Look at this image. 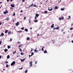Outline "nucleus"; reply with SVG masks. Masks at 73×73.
Returning <instances> with one entry per match:
<instances>
[{
    "label": "nucleus",
    "instance_id": "nucleus-1",
    "mask_svg": "<svg viewBox=\"0 0 73 73\" xmlns=\"http://www.w3.org/2000/svg\"><path fill=\"white\" fill-rule=\"evenodd\" d=\"M15 64H16V62H15V61H14L11 63V66H13V65H14Z\"/></svg>",
    "mask_w": 73,
    "mask_h": 73
},
{
    "label": "nucleus",
    "instance_id": "nucleus-2",
    "mask_svg": "<svg viewBox=\"0 0 73 73\" xmlns=\"http://www.w3.org/2000/svg\"><path fill=\"white\" fill-rule=\"evenodd\" d=\"M29 64H30V66L31 67V66H32L33 65V64H32V61H31V62L29 63Z\"/></svg>",
    "mask_w": 73,
    "mask_h": 73
},
{
    "label": "nucleus",
    "instance_id": "nucleus-3",
    "mask_svg": "<svg viewBox=\"0 0 73 73\" xmlns=\"http://www.w3.org/2000/svg\"><path fill=\"white\" fill-rule=\"evenodd\" d=\"M55 29H57L58 30L59 29V28L58 27H58L54 28H53V30H54Z\"/></svg>",
    "mask_w": 73,
    "mask_h": 73
},
{
    "label": "nucleus",
    "instance_id": "nucleus-4",
    "mask_svg": "<svg viewBox=\"0 0 73 73\" xmlns=\"http://www.w3.org/2000/svg\"><path fill=\"white\" fill-rule=\"evenodd\" d=\"M33 54H34V53L33 52H32L31 53V56H30V55H29V58H30V57H31V56H32V55H33Z\"/></svg>",
    "mask_w": 73,
    "mask_h": 73
},
{
    "label": "nucleus",
    "instance_id": "nucleus-5",
    "mask_svg": "<svg viewBox=\"0 0 73 73\" xmlns=\"http://www.w3.org/2000/svg\"><path fill=\"white\" fill-rule=\"evenodd\" d=\"M4 34L3 33H2L0 35V37H1V36H4Z\"/></svg>",
    "mask_w": 73,
    "mask_h": 73
},
{
    "label": "nucleus",
    "instance_id": "nucleus-6",
    "mask_svg": "<svg viewBox=\"0 0 73 73\" xmlns=\"http://www.w3.org/2000/svg\"><path fill=\"white\" fill-rule=\"evenodd\" d=\"M7 20V21H8V20H9V18L7 17L6 19H5V20Z\"/></svg>",
    "mask_w": 73,
    "mask_h": 73
},
{
    "label": "nucleus",
    "instance_id": "nucleus-7",
    "mask_svg": "<svg viewBox=\"0 0 73 73\" xmlns=\"http://www.w3.org/2000/svg\"><path fill=\"white\" fill-rule=\"evenodd\" d=\"M11 6L12 7H15V5L14 4L11 5Z\"/></svg>",
    "mask_w": 73,
    "mask_h": 73
},
{
    "label": "nucleus",
    "instance_id": "nucleus-8",
    "mask_svg": "<svg viewBox=\"0 0 73 73\" xmlns=\"http://www.w3.org/2000/svg\"><path fill=\"white\" fill-rule=\"evenodd\" d=\"M17 26L18 25H19V22H18L17 23L15 24Z\"/></svg>",
    "mask_w": 73,
    "mask_h": 73
},
{
    "label": "nucleus",
    "instance_id": "nucleus-9",
    "mask_svg": "<svg viewBox=\"0 0 73 73\" xmlns=\"http://www.w3.org/2000/svg\"><path fill=\"white\" fill-rule=\"evenodd\" d=\"M51 28H53L54 27V24H52V25L51 26Z\"/></svg>",
    "mask_w": 73,
    "mask_h": 73
},
{
    "label": "nucleus",
    "instance_id": "nucleus-10",
    "mask_svg": "<svg viewBox=\"0 0 73 73\" xmlns=\"http://www.w3.org/2000/svg\"><path fill=\"white\" fill-rule=\"evenodd\" d=\"M35 16L36 17H38L39 16V15L37 13H36Z\"/></svg>",
    "mask_w": 73,
    "mask_h": 73
},
{
    "label": "nucleus",
    "instance_id": "nucleus-11",
    "mask_svg": "<svg viewBox=\"0 0 73 73\" xmlns=\"http://www.w3.org/2000/svg\"><path fill=\"white\" fill-rule=\"evenodd\" d=\"M25 59L24 58L23 59V60L21 59V61L22 62H23L24 61H25Z\"/></svg>",
    "mask_w": 73,
    "mask_h": 73
},
{
    "label": "nucleus",
    "instance_id": "nucleus-12",
    "mask_svg": "<svg viewBox=\"0 0 73 73\" xmlns=\"http://www.w3.org/2000/svg\"><path fill=\"white\" fill-rule=\"evenodd\" d=\"M10 57V56H9V55H8L7 56V59H9Z\"/></svg>",
    "mask_w": 73,
    "mask_h": 73
},
{
    "label": "nucleus",
    "instance_id": "nucleus-13",
    "mask_svg": "<svg viewBox=\"0 0 73 73\" xmlns=\"http://www.w3.org/2000/svg\"><path fill=\"white\" fill-rule=\"evenodd\" d=\"M8 35H11V31H8Z\"/></svg>",
    "mask_w": 73,
    "mask_h": 73
},
{
    "label": "nucleus",
    "instance_id": "nucleus-14",
    "mask_svg": "<svg viewBox=\"0 0 73 73\" xmlns=\"http://www.w3.org/2000/svg\"><path fill=\"white\" fill-rule=\"evenodd\" d=\"M7 51H8V49H7L6 48L5 50H4V51L5 52H7Z\"/></svg>",
    "mask_w": 73,
    "mask_h": 73
},
{
    "label": "nucleus",
    "instance_id": "nucleus-15",
    "mask_svg": "<svg viewBox=\"0 0 73 73\" xmlns=\"http://www.w3.org/2000/svg\"><path fill=\"white\" fill-rule=\"evenodd\" d=\"M54 9H58V7H57V6H55Z\"/></svg>",
    "mask_w": 73,
    "mask_h": 73
},
{
    "label": "nucleus",
    "instance_id": "nucleus-16",
    "mask_svg": "<svg viewBox=\"0 0 73 73\" xmlns=\"http://www.w3.org/2000/svg\"><path fill=\"white\" fill-rule=\"evenodd\" d=\"M47 53L46 50H45L44 51V53Z\"/></svg>",
    "mask_w": 73,
    "mask_h": 73
},
{
    "label": "nucleus",
    "instance_id": "nucleus-17",
    "mask_svg": "<svg viewBox=\"0 0 73 73\" xmlns=\"http://www.w3.org/2000/svg\"><path fill=\"white\" fill-rule=\"evenodd\" d=\"M37 49V48H36V49H35L34 50V51H35L36 52V53H37V50H36Z\"/></svg>",
    "mask_w": 73,
    "mask_h": 73
},
{
    "label": "nucleus",
    "instance_id": "nucleus-18",
    "mask_svg": "<svg viewBox=\"0 0 73 73\" xmlns=\"http://www.w3.org/2000/svg\"><path fill=\"white\" fill-rule=\"evenodd\" d=\"M25 31H26V32H28V29H25Z\"/></svg>",
    "mask_w": 73,
    "mask_h": 73
},
{
    "label": "nucleus",
    "instance_id": "nucleus-19",
    "mask_svg": "<svg viewBox=\"0 0 73 73\" xmlns=\"http://www.w3.org/2000/svg\"><path fill=\"white\" fill-rule=\"evenodd\" d=\"M30 39V38H29V37H28L27 38V40H29Z\"/></svg>",
    "mask_w": 73,
    "mask_h": 73
},
{
    "label": "nucleus",
    "instance_id": "nucleus-20",
    "mask_svg": "<svg viewBox=\"0 0 73 73\" xmlns=\"http://www.w3.org/2000/svg\"><path fill=\"white\" fill-rule=\"evenodd\" d=\"M11 48V46H7V48L8 49H9Z\"/></svg>",
    "mask_w": 73,
    "mask_h": 73
},
{
    "label": "nucleus",
    "instance_id": "nucleus-21",
    "mask_svg": "<svg viewBox=\"0 0 73 73\" xmlns=\"http://www.w3.org/2000/svg\"><path fill=\"white\" fill-rule=\"evenodd\" d=\"M8 32V30H6L5 31V33H7Z\"/></svg>",
    "mask_w": 73,
    "mask_h": 73
},
{
    "label": "nucleus",
    "instance_id": "nucleus-22",
    "mask_svg": "<svg viewBox=\"0 0 73 73\" xmlns=\"http://www.w3.org/2000/svg\"><path fill=\"white\" fill-rule=\"evenodd\" d=\"M6 68H8L9 67V66H8V64H6Z\"/></svg>",
    "mask_w": 73,
    "mask_h": 73
},
{
    "label": "nucleus",
    "instance_id": "nucleus-23",
    "mask_svg": "<svg viewBox=\"0 0 73 73\" xmlns=\"http://www.w3.org/2000/svg\"><path fill=\"white\" fill-rule=\"evenodd\" d=\"M25 73H27L28 72V70H26L25 71Z\"/></svg>",
    "mask_w": 73,
    "mask_h": 73
},
{
    "label": "nucleus",
    "instance_id": "nucleus-24",
    "mask_svg": "<svg viewBox=\"0 0 73 73\" xmlns=\"http://www.w3.org/2000/svg\"><path fill=\"white\" fill-rule=\"evenodd\" d=\"M64 9H65L64 8L63 9L62 8L61 9V11H64Z\"/></svg>",
    "mask_w": 73,
    "mask_h": 73
},
{
    "label": "nucleus",
    "instance_id": "nucleus-25",
    "mask_svg": "<svg viewBox=\"0 0 73 73\" xmlns=\"http://www.w3.org/2000/svg\"><path fill=\"white\" fill-rule=\"evenodd\" d=\"M3 13L4 14H5V15H6L7 14V13L5 11H4Z\"/></svg>",
    "mask_w": 73,
    "mask_h": 73
},
{
    "label": "nucleus",
    "instance_id": "nucleus-26",
    "mask_svg": "<svg viewBox=\"0 0 73 73\" xmlns=\"http://www.w3.org/2000/svg\"><path fill=\"white\" fill-rule=\"evenodd\" d=\"M35 23H37V22H38V21L36 20L35 21Z\"/></svg>",
    "mask_w": 73,
    "mask_h": 73
},
{
    "label": "nucleus",
    "instance_id": "nucleus-27",
    "mask_svg": "<svg viewBox=\"0 0 73 73\" xmlns=\"http://www.w3.org/2000/svg\"><path fill=\"white\" fill-rule=\"evenodd\" d=\"M19 51L20 52H21L22 51V49H21V48H19Z\"/></svg>",
    "mask_w": 73,
    "mask_h": 73
},
{
    "label": "nucleus",
    "instance_id": "nucleus-28",
    "mask_svg": "<svg viewBox=\"0 0 73 73\" xmlns=\"http://www.w3.org/2000/svg\"><path fill=\"white\" fill-rule=\"evenodd\" d=\"M33 5V3L32 5H31L29 7H32Z\"/></svg>",
    "mask_w": 73,
    "mask_h": 73
},
{
    "label": "nucleus",
    "instance_id": "nucleus-29",
    "mask_svg": "<svg viewBox=\"0 0 73 73\" xmlns=\"http://www.w3.org/2000/svg\"><path fill=\"white\" fill-rule=\"evenodd\" d=\"M21 55H24V53H23V52H21Z\"/></svg>",
    "mask_w": 73,
    "mask_h": 73
},
{
    "label": "nucleus",
    "instance_id": "nucleus-30",
    "mask_svg": "<svg viewBox=\"0 0 73 73\" xmlns=\"http://www.w3.org/2000/svg\"><path fill=\"white\" fill-rule=\"evenodd\" d=\"M21 29H22V30H24V27L22 28H21Z\"/></svg>",
    "mask_w": 73,
    "mask_h": 73
},
{
    "label": "nucleus",
    "instance_id": "nucleus-31",
    "mask_svg": "<svg viewBox=\"0 0 73 73\" xmlns=\"http://www.w3.org/2000/svg\"><path fill=\"white\" fill-rule=\"evenodd\" d=\"M26 19V17H24V20H25V19Z\"/></svg>",
    "mask_w": 73,
    "mask_h": 73
},
{
    "label": "nucleus",
    "instance_id": "nucleus-32",
    "mask_svg": "<svg viewBox=\"0 0 73 73\" xmlns=\"http://www.w3.org/2000/svg\"><path fill=\"white\" fill-rule=\"evenodd\" d=\"M59 20H61V17H59Z\"/></svg>",
    "mask_w": 73,
    "mask_h": 73
},
{
    "label": "nucleus",
    "instance_id": "nucleus-33",
    "mask_svg": "<svg viewBox=\"0 0 73 73\" xmlns=\"http://www.w3.org/2000/svg\"><path fill=\"white\" fill-rule=\"evenodd\" d=\"M16 52V51H15L14 52H13V54H15V53Z\"/></svg>",
    "mask_w": 73,
    "mask_h": 73
},
{
    "label": "nucleus",
    "instance_id": "nucleus-34",
    "mask_svg": "<svg viewBox=\"0 0 73 73\" xmlns=\"http://www.w3.org/2000/svg\"><path fill=\"white\" fill-rule=\"evenodd\" d=\"M52 9H50V10H49V11H52Z\"/></svg>",
    "mask_w": 73,
    "mask_h": 73
},
{
    "label": "nucleus",
    "instance_id": "nucleus-35",
    "mask_svg": "<svg viewBox=\"0 0 73 73\" xmlns=\"http://www.w3.org/2000/svg\"><path fill=\"white\" fill-rule=\"evenodd\" d=\"M22 32V31H18L19 33H21Z\"/></svg>",
    "mask_w": 73,
    "mask_h": 73
},
{
    "label": "nucleus",
    "instance_id": "nucleus-36",
    "mask_svg": "<svg viewBox=\"0 0 73 73\" xmlns=\"http://www.w3.org/2000/svg\"><path fill=\"white\" fill-rule=\"evenodd\" d=\"M33 7H37V6L36 5H35L33 6Z\"/></svg>",
    "mask_w": 73,
    "mask_h": 73
},
{
    "label": "nucleus",
    "instance_id": "nucleus-37",
    "mask_svg": "<svg viewBox=\"0 0 73 73\" xmlns=\"http://www.w3.org/2000/svg\"><path fill=\"white\" fill-rule=\"evenodd\" d=\"M6 13H8V11L7 10H6Z\"/></svg>",
    "mask_w": 73,
    "mask_h": 73
},
{
    "label": "nucleus",
    "instance_id": "nucleus-38",
    "mask_svg": "<svg viewBox=\"0 0 73 73\" xmlns=\"http://www.w3.org/2000/svg\"><path fill=\"white\" fill-rule=\"evenodd\" d=\"M5 64H8V61H7L5 62Z\"/></svg>",
    "mask_w": 73,
    "mask_h": 73
},
{
    "label": "nucleus",
    "instance_id": "nucleus-39",
    "mask_svg": "<svg viewBox=\"0 0 73 73\" xmlns=\"http://www.w3.org/2000/svg\"><path fill=\"white\" fill-rule=\"evenodd\" d=\"M41 50H42L43 51H44V48H42L41 49Z\"/></svg>",
    "mask_w": 73,
    "mask_h": 73
},
{
    "label": "nucleus",
    "instance_id": "nucleus-40",
    "mask_svg": "<svg viewBox=\"0 0 73 73\" xmlns=\"http://www.w3.org/2000/svg\"><path fill=\"white\" fill-rule=\"evenodd\" d=\"M13 16H15V13H14V14L13 15Z\"/></svg>",
    "mask_w": 73,
    "mask_h": 73
},
{
    "label": "nucleus",
    "instance_id": "nucleus-41",
    "mask_svg": "<svg viewBox=\"0 0 73 73\" xmlns=\"http://www.w3.org/2000/svg\"><path fill=\"white\" fill-rule=\"evenodd\" d=\"M73 29V28L72 27L70 29V30H72V29Z\"/></svg>",
    "mask_w": 73,
    "mask_h": 73
},
{
    "label": "nucleus",
    "instance_id": "nucleus-42",
    "mask_svg": "<svg viewBox=\"0 0 73 73\" xmlns=\"http://www.w3.org/2000/svg\"><path fill=\"white\" fill-rule=\"evenodd\" d=\"M44 13H48V11H45V12H44Z\"/></svg>",
    "mask_w": 73,
    "mask_h": 73
},
{
    "label": "nucleus",
    "instance_id": "nucleus-43",
    "mask_svg": "<svg viewBox=\"0 0 73 73\" xmlns=\"http://www.w3.org/2000/svg\"><path fill=\"white\" fill-rule=\"evenodd\" d=\"M18 44H20V43H21V42L19 41H18L17 42Z\"/></svg>",
    "mask_w": 73,
    "mask_h": 73
},
{
    "label": "nucleus",
    "instance_id": "nucleus-44",
    "mask_svg": "<svg viewBox=\"0 0 73 73\" xmlns=\"http://www.w3.org/2000/svg\"><path fill=\"white\" fill-rule=\"evenodd\" d=\"M1 43H2V42H1V41H0V45H1Z\"/></svg>",
    "mask_w": 73,
    "mask_h": 73
},
{
    "label": "nucleus",
    "instance_id": "nucleus-45",
    "mask_svg": "<svg viewBox=\"0 0 73 73\" xmlns=\"http://www.w3.org/2000/svg\"><path fill=\"white\" fill-rule=\"evenodd\" d=\"M20 12H21V13H22V12H23V10H21V11H20Z\"/></svg>",
    "mask_w": 73,
    "mask_h": 73
},
{
    "label": "nucleus",
    "instance_id": "nucleus-46",
    "mask_svg": "<svg viewBox=\"0 0 73 73\" xmlns=\"http://www.w3.org/2000/svg\"><path fill=\"white\" fill-rule=\"evenodd\" d=\"M19 69H21V70L23 69V67H22L21 68H19Z\"/></svg>",
    "mask_w": 73,
    "mask_h": 73
},
{
    "label": "nucleus",
    "instance_id": "nucleus-47",
    "mask_svg": "<svg viewBox=\"0 0 73 73\" xmlns=\"http://www.w3.org/2000/svg\"><path fill=\"white\" fill-rule=\"evenodd\" d=\"M12 39L10 38V41H12Z\"/></svg>",
    "mask_w": 73,
    "mask_h": 73
},
{
    "label": "nucleus",
    "instance_id": "nucleus-48",
    "mask_svg": "<svg viewBox=\"0 0 73 73\" xmlns=\"http://www.w3.org/2000/svg\"><path fill=\"white\" fill-rule=\"evenodd\" d=\"M62 20H64V17H62Z\"/></svg>",
    "mask_w": 73,
    "mask_h": 73
},
{
    "label": "nucleus",
    "instance_id": "nucleus-49",
    "mask_svg": "<svg viewBox=\"0 0 73 73\" xmlns=\"http://www.w3.org/2000/svg\"><path fill=\"white\" fill-rule=\"evenodd\" d=\"M25 1H24V0H22V2H24Z\"/></svg>",
    "mask_w": 73,
    "mask_h": 73
},
{
    "label": "nucleus",
    "instance_id": "nucleus-50",
    "mask_svg": "<svg viewBox=\"0 0 73 73\" xmlns=\"http://www.w3.org/2000/svg\"><path fill=\"white\" fill-rule=\"evenodd\" d=\"M21 45H19V48H20V47H21Z\"/></svg>",
    "mask_w": 73,
    "mask_h": 73
},
{
    "label": "nucleus",
    "instance_id": "nucleus-51",
    "mask_svg": "<svg viewBox=\"0 0 73 73\" xmlns=\"http://www.w3.org/2000/svg\"><path fill=\"white\" fill-rule=\"evenodd\" d=\"M63 31H64V29H62V30L61 32H63Z\"/></svg>",
    "mask_w": 73,
    "mask_h": 73
},
{
    "label": "nucleus",
    "instance_id": "nucleus-52",
    "mask_svg": "<svg viewBox=\"0 0 73 73\" xmlns=\"http://www.w3.org/2000/svg\"><path fill=\"white\" fill-rule=\"evenodd\" d=\"M35 64H37V61H36V62H35Z\"/></svg>",
    "mask_w": 73,
    "mask_h": 73
},
{
    "label": "nucleus",
    "instance_id": "nucleus-53",
    "mask_svg": "<svg viewBox=\"0 0 73 73\" xmlns=\"http://www.w3.org/2000/svg\"><path fill=\"white\" fill-rule=\"evenodd\" d=\"M2 24V23H0V25H1Z\"/></svg>",
    "mask_w": 73,
    "mask_h": 73
},
{
    "label": "nucleus",
    "instance_id": "nucleus-54",
    "mask_svg": "<svg viewBox=\"0 0 73 73\" xmlns=\"http://www.w3.org/2000/svg\"><path fill=\"white\" fill-rule=\"evenodd\" d=\"M35 17V19H37V17Z\"/></svg>",
    "mask_w": 73,
    "mask_h": 73
},
{
    "label": "nucleus",
    "instance_id": "nucleus-55",
    "mask_svg": "<svg viewBox=\"0 0 73 73\" xmlns=\"http://www.w3.org/2000/svg\"><path fill=\"white\" fill-rule=\"evenodd\" d=\"M39 36V34H37V36Z\"/></svg>",
    "mask_w": 73,
    "mask_h": 73
},
{
    "label": "nucleus",
    "instance_id": "nucleus-56",
    "mask_svg": "<svg viewBox=\"0 0 73 73\" xmlns=\"http://www.w3.org/2000/svg\"><path fill=\"white\" fill-rule=\"evenodd\" d=\"M30 29H32V28L31 27V28H30Z\"/></svg>",
    "mask_w": 73,
    "mask_h": 73
},
{
    "label": "nucleus",
    "instance_id": "nucleus-57",
    "mask_svg": "<svg viewBox=\"0 0 73 73\" xmlns=\"http://www.w3.org/2000/svg\"><path fill=\"white\" fill-rule=\"evenodd\" d=\"M32 50H33V49H32V48H31V51L32 52Z\"/></svg>",
    "mask_w": 73,
    "mask_h": 73
},
{
    "label": "nucleus",
    "instance_id": "nucleus-58",
    "mask_svg": "<svg viewBox=\"0 0 73 73\" xmlns=\"http://www.w3.org/2000/svg\"><path fill=\"white\" fill-rule=\"evenodd\" d=\"M68 17L69 18V19H70V16H69Z\"/></svg>",
    "mask_w": 73,
    "mask_h": 73
},
{
    "label": "nucleus",
    "instance_id": "nucleus-59",
    "mask_svg": "<svg viewBox=\"0 0 73 73\" xmlns=\"http://www.w3.org/2000/svg\"><path fill=\"white\" fill-rule=\"evenodd\" d=\"M1 56H0V58H1Z\"/></svg>",
    "mask_w": 73,
    "mask_h": 73
},
{
    "label": "nucleus",
    "instance_id": "nucleus-60",
    "mask_svg": "<svg viewBox=\"0 0 73 73\" xmlns=\"http://www.w3.org/2000/svg\"><path fill=\"white\" fill-rule=\"evenodd\" d=\"M9 1V0H7V1L8 2Z\"/></svg>",
    "mask_w": 73,
    "mask_h": 73
},
{
    "label": "nucleus",
    "instance_id": "nucleus-61",
    "mask_svg": "<svg viewBox=\"0 0 73 73\" xmlns=\"http://www.w3.org/2000/svg\"><path fill=\"white\" fill-rule=\"evenodd\" d=\"M29 23H31V21H29Z\"/></svg>",
    "mask_w": 73,
    "mask_h": 73
},
{
    "label": "nucleus",
    "instance_id": "nucleus-62",
    "mask_svg": "<svg viewBox=\"0 0 73 73\" xmlns=\"http://www.w3.org/2000/svg\"><path fill=\"white\" fill-rule=\"evenodd\" d=\"M71 42H72V43H73V40H72V41H71Z\"/></svg>",
    "mask_w": 73,
    "mask_h": 73
},
{
    "label": "nucleus",
    "instance_id": "nucleus-63",
    "mask_svg": "<svg viewBox=\"0 0 73 73\" xmlns=\"http://www.w3.org/2000/svg\"><path fill=\"white\" fill-rule=\"evenodd\" d=\"M73 25V23L72 24V25H71V26H72V25Z\"/></svg>",
    "mask_w": 73,
    "mask_h": 73
},
{
    "label": "nucleus",
    "instance_id": "nucleus-64",
    "mask_svg": "<svg viewBox=\"0 0 73 73\" xmlns=\"http://www.w3.org/2000/svg\"><path fill=\"white\" fill-rule=\"evenodd\" d=\"M11 9H13V8H12V7H11Z\"/></svg>",
    "mask_w": 73,
    "mask_h": 73
}]
</instances>
